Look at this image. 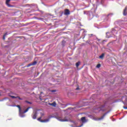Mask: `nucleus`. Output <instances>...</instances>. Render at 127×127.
I'll return each mask as SVG.
<instances>
[{
  "label": "nucleus",
  "mask_w": 127,
  "mask_h": 127,
  "mask_svg": "<svg viewBox=\"0 0 127 127\" xmlns=\"http://www.w3.org/2000/svg\"><path fill=\"white\" fill-rule=\"evenodd\" d=\"M68 109H72V108H68Z\"/></svg>",
  "instance_id": "obj_30"
},
{
  "label": "nucleus",
  "mask_w": 127,
  "mask_h": 127,
  "mask_svg": "<svg viewBox=\"0 0 127 127\" xmlns=\"http://www.w3.org/2000/svg\"><path fill=\"white\" fill-rule=\"evenodd\" d=\"M79 108H80V107H76L77 109H79Z\"/></svg>",
  "instance_id": "obj_27"
},
{
  "label": "nucleus",
  "mask_w": 127,
  "mask_h": 127,
  "mask_svg": "<svg viewBox=\"0 0 127 127\" xmlns=\"http://www.w3.org/2000/svg\"><path fill=\"white\" fill-rule=\"evenodd\" d=\"M80 64H81V62H80L79 61L75 64L76 68H78V67H79V66H80Z\"/></svg>",
  "instance_id": "obj_14"
},
{
  "label": "nucleus",
  "mask_w": 127,
  "mask_h": 127,
  "mask_svg": "<svg viewBox=\"0 0 127 127\" xmlns=\"http://www.w3.org/2000/svg\"><path fill=\"white\" fill-rule=\"evenodd\" d=\"M37 64V62L35 61L32 63L29 64L28 65H26V67L28 68V67H30V66H34Z\"/></svg>",
  "instance_id": "obj_5"
},
{
  "label": "nucleus",
  "mask_w": 127,
  "mask_h": 127,
  "mask_svg": "<svg viewBox=\"0 0 127 127\" xmlns=\"http://www.w3.org/2000/svg\"><path fill=\"white\" fill-rule=\"evenodd\" d=\"M110 111H108L107 112L104 113V114L100 118H99V121H101V120H103V119H104L105 118V117H106V116L107 115V114H109V112Z\"/></svg>",
  "instance_id": "obj_8"
},
{
  "label": "nucleus",
  "mask_w": 127,
  "mask_h": 127,
  "mask_svg": "<svg viewBox=\"0 0 127 127\" xmlns=\"http://www.w3.org/2000/svg\"><path fill=\"white\" fill-rule=\"evenodd\" d=\"M94 110H97V111H98L99 113V112H101V111H102V112H105V111H106V109H103L102 107H98L97 108H95Z\"/></svg>",
  "instance_id": "obj_7"
},
{
  "label": "nucleus",
  "mask_w": 127,
  "mask_h": 127,
  "mask_svg": "<svg viewBox=\"0 0 127 127\" xmlns=\"http://www.w3.org/2000/svg\"><path fill=\"white\" fill-rule=\"evenodd\" d=\"M50 106H52V107H56V102L54 101L52 103H49Z\"/></svg>",
  "instance_id": "obj_10"
},
{
  "label": "nucleus",
  "mask_w": 127,
  "mask_h": 127,
  "mask_svg": "<svg viewBox=\"0 0 127 127\" xmlns=\"http://www.w3.org/2000/svg\"><path fill=\"white\" fill-rule=\"evenodd\" d=\"M127 14V7L123 10V15L126 16Z\"/></svg>",
  "instance_id": "obj_12"
},
{
  "label": "nucleus",
  "mask_w": 127,
  "mask_h": 127,
  "mask_svg": "<svg viewBox=\"0 0 127 127\" xmlns=\"http://www.w3.org/2000/svg\"><path fill=\"white\" fill-rule=\"evenodd\" d=\"M64 15H69L70 14V10L69 9H65L64 11Z\"/></svg>",
  "instance_id": "obj_6"
},
{
  "label": "nucleus",
  "mask_w": 127,
  "mask_h": 127,
  "mask_svg": "<svg viewBox=\"0 0 127 127\" xmlns=\"http://www.w3.org/2000/svg\"><path fill=\"white\" fill-rule=\"evenodd\" d=\"M29 109H30V107L27 108L23 112H22L21 110L19 111V117H20V118H24V117H25V115H24V114H25V113H27Z\"/></svg>",
  "instance_id": "obj_1"
},
{
  "label": "nucleus",
  "mask_w": 127,
  "mask_h": 127,
  "mask_svg": "<svg viewBox=\"0 0 127 127\" xmlns=\"http://www.w3.org/2000/svg\"><path fill=\"white\" fill-rule=\"evenodd\" d=\"M16 98L18 99V100H20L21 101H22V100H23V99L21 98L19 96H17Z\"/></svg>",
  "instance_id": "obj_21"
},
{
  "label": "nucleus",
  "mask_w": 127,
  "mask_h": 127,
  "mask_svg": "<svg viewBox=\"0 0 127 127\" xmlns=\"http://www.w3.org/2000/svg\"><path fill=\"white\" fill-rule=\"evenodd\" d=\"M25 102H26V103H27V104H29L30 105H31V104H32L31 102L28 101H26Z\"/></svg>",
  "instance_id": "obj_23"
},
{
  "label": "nucleus",
  "mask_w": 127,
  "mask_h": 127,
  "mask_svg": "<svg viewBox=\"0 0 127 127\" xmlns=\"http://www.w3.org/2000/svg\"><path fill=\"white\" fill-rule=\"evenodd\" d=\"M41 119H42V117H40V118H38L37 120L39 122H40V123H48V122H49V119L42 120H41Z\"/></svg>",
  "instance_id": "obj_4"
},
{
  "label": "nucleus",
  "mask_w": 127,
  "mask_h": 127,
  "mask_svg": "<svg viewBox=\"0 0 127 127\" xmlns=\"http://www.w3.org/2000/svg\"><path fill=\"white\" fill-rule=\"evenodd\" d=\"M55 118L59 120L60 122H69V120H68V116H65L64 119H61V118L56 116Z\"/></svg>",
  "instance_id": "obj_2"
},
{
  "label": "nucleus",
  "mask_w": 127,
  "mask_h": 127,
  "mask_svg": "<svg viewBox=\"0 0 127 127\" xmlns=\"http://www.w3.org/2000/svg\"><path fill=\"white\" fill-rule=\"evenodd\" d=\"M8 35L7 33H5L3 36V40H5V36Z\"/></svg>",
  "instance_id": "obj_15"
},
{
  "label": "nucleus",
  "mask_w": 127,
  "mask_h": 127,
  "mask_svg": "<svg viewBox=\"0 0 127 127\" xmlns=\"http://www.w3.org/2000/svg\"><path fill=\"white\" fill-rule=\"evenodd\" d=\"M114 15L113 13H110L107 15V17H112Z\"/></svg>",
  "instance_id": "obj_16"
},
{
  "label": "nucleus",
  "mask_w": 127,
  "mask_h": 127,
  "mask_svg": "<svg viewBox=\"0 0 127 127\" xmlns=\"http://www.w3.org/2000/svg\"><path fill=\"white\" fill-rule=\"evenodd\" d=\"M41 117H42V118L43 117V116H44V114L43 113H41Z\"/></svg>",
  "instance_id": "obj_24"
},
{
  "label": "nucleus",
  "mask_w": 127,
  "mask_h": 127,
  "mask_svg": "<svg viewBox=\"0 0 127 127\" xmlns=\"http://www.w3.org/2000/svg\"><path fill=\"white\" fill-rule=\"evenodd\" d=\"M59 13L61 14L60 16H62V15H63V13H64V12H63V11H60Z\"/></svg>",
  "instance_id": "obj_19"
},
{
  "label": "nucleus",
  "mask_w": 127,
  "mask_h": 127,
  "mask_svg": "<svg viewBox=\"0 0 127 127\" xmlns=\"http://www.w3.org/2000/svg\"><path fill=\"white\" fill-rule=\"evenodd\" d=\"M31 117L33 120H36V118H37V111H34L32 114Z\"/></svg>",
  "instance_id": "obj_3"
},
{
  "label": "nucleus",
  "mask_w": 127,
  "mask_h": 127,
  "mask_svg": "<svg viewBox=\"0 0 127 127\" xmlns=\"http://www.w3.org/2000/svg\"><path fill=\"white\" fill-rule=\"evenodd\" d=\"M5 47H7V46H5Z\"/></svg>",
  "instance_id": "obj_31"
},
{
  "label": "nucleus",
  "mask_w": 127,
  "mask_h": 127,
  "mask_svg": "<svg viewBox=\"0 0 127 127\" xmlns=\"http://www.w3.org/2000/svg\"><path fill=\"white\" fill-rule=\"evenodd\" d=\"M101 67V64H98L97 65H96V68H100Z\"/></svg>",
  "instance_id": "obj_20"
},
{
  "label": "nucleus",
  "mask_w": 127,
  "mask_h": 127,
  "mask_svg": "<svg viewBox=\"0 0 127 127\" xmlns=\"http://www.w3.org/2000/svg\"><path fill=\"white\" fill-rule=\"evenodd\" d=\"M11 98H12V99H17V97L14 96H11Z\"/></svg>",
  "instance_id": "obj_22"
},
{
  "label": "nucleus",
  "mask_w": 127,
  "mask_h": 127,
  "mask_svg": "<svg viewBox=\"0 0 127 127\" xmlns=\"http://www.w3.org/2000/svg\"><path fill=\"white\" fill-rule=\"evenodd\" d=\"M124 109H127V107H124Z\"/></svg>",
  "instance_id": "obj_29"
},
{
  "label": "nucleus",
  "mask_w": 127,
  "mask_h": 127,
  "mask_svg": "<svg viewBox=\"0 0 127 127\" xmlns=\"http://www.w3.org/2000/svg\"><path fill=\"white\" fill-rule=\"evenodd\" d=\"M80 121L83 123H87V120H86V117H82L80 119Z\"/></svg>",
  "instance_id": "obj_9"
},
{
  "label": "nucleus",
  "mask_w": 127,
  "mask_h": 127,
  "mask_svg": "<svg viewBox=\"0 0 127 127\" xmlns=\"http://www.w3.org/2000/svg\"><path fill=\"white\" fill-rule=\"evenodd\" d=\"M93 34H90V36H92Z\"/></svg>",
  "instance_id": "obj_28"
},
{
  "label": "nucleus",
  "mask_w": 127,
  "mask_h": 127,
  "mask_svg": "<svg viewBox=\"0 0 127 127\" xmlns=\"http://www.w3.org/2000/svg\"><path fill=\"white\" fill-rule=\"evenodd\" d=\"M51 92H52V93H54V92H56V90H52Z\"/></svg>",
  "instance_id": "obj_25"
},
{
  "label": "nucleus",
  "mask_w": 127,
  "mask_h": 127,
  "mask_svg": "<svg viewBox=\"0 0 127 127\" xmlns=\"http://www.w3.org/2000/svg\"><path fill=\"white\" fill-rule=\"evenodd\" d=\"M9 1H10V0H6V4L8 6V7H10L11 5L9 4Z\"/></svg>",
  "instance_id": "obj_11"
},
{
  "label": "nucleus",
  "mask_w": 127,
  "mask_h": 127,
  "mask_svg": "<svg viewBox=\"0 0 127 127\" xmlns=\"http://www.w3.org/2000/svg\"><path fill=\"white\" fill-rule=\"evenodd\" d=\"M65 43H66V42L64 40H63L62 42V45L63 46H65Z\"/></svg>",
  "instance_id": "obj_17"
},
{
  "label": "nucleus",
  "mask_w": 127,
  "mask_h": 127,
  "mask_svg": "<svg viewBox=\"0 0 127 127\" xmlns=\"http://www.w3.org/2000/svg\"><path fill=\"white\" fill-rule=\"evenodd\" d=\"M16 107H17V108H18V109H19V112H20V111H21V108H20V106H19V105H17Z\"/></svg>",
  "instance_id": "obj_18"
},
{
  "label": "nucleus",
  "mask_w": 127,
  "mask_h": 127,
  "mask_svg": "<svg viewBox=\"0 0 127 127\" xmlns=\"http://www.w3.org/2000/svg\"><path fill=\"white\" fill-rule=\"evenodd\" d=\"M79 87H77V88H76V89H75V90H79Z\"/></svg>",
  "instance_id": "obj_26"
},
{
  "label": "nucleus",
  "mask_w": 127,
  "mask_h": 127,
  "mask_svg": "<svg viewBox=\"0 0 127 127\" xmlns=\"http://www.w3.org/2000/svg\"><path fill=\"white\" fill-rule=\"evenodd\" d=\"M104 57H105V54L104 53L102 54L101 55L99 56L100 59H101L102 60L104 59Z\"/></svg>",
  "instance_id": "obj_13"
}]
</instances>
